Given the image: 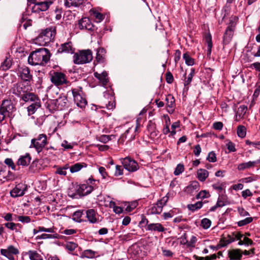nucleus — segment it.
I'll return each instance as SVG.
<instances>
[{"label": "nucleus", "instance_id": "obj_1", "mask_svg": "<svg viewBox=\"0 0 260 260\" xmlns=\"http://www.w3.org/2000/svg\"><path fill=\"white\" fill-rule=\"evenodd\" d=\"M50 59L48 49L42 48L32 52L28 57V62L31 65L44 66Z\"/></svg>", "mask_w": 260, "mask_h": 260}, {"label": "nucleus", "instance_id": "obj_2", "mask_svg": "<svg viewBox=\"0 0 260 260\" xmlns=\"http://www.w3.org/2000/svg\"><path fill=\"white\" fill-rule=\"evenodd\" d=\"M92 59V53L90 50H84L76 53L74 55L75 64H83L90 62Z\"/></svg>", "mask_w": 260, "mask_h": 260}, {"label": "nucleus", "instance_id": "obj_3", "mask_svg": "<svg viewBox=\"0 0 260 260\" xmlns=\"http://www.w3.org/2000/svg\"><path fill=\"white\" fill-rule=\"evenodd\" d=\"M238 18L236 17H232L230 20L229 25L226 29L223 37V46L224 47L228 45L232 40L234 35V31L236 25Z\"/></svg>", "mask_w": 260, "mask_h": 260}, {"label": "nucleus", "instance_id": "obj_4", "mask_svg": "<svg viewBox=\"0 0 260 260\" xmlns=\"http://www.w3.org/2000/svg\"><path fill=\"white\" fill-rule=\"evenodd\" d=\"M34 5L31 7L33 13H40L47 11L52 5L54 0H31Z\"/></svg>", "mask_w": 260, "mask_h": 260}, {"label": "nucleus", "instance_id": "obj_5", "mask_svg": "<svg viewBox=\"0 0 260 260\" xmlns=\"http://www.w3.org/2000/svg\"><path fill=\"white\" fill-rule=\"evenodd\" d=\"M47 144V136L42 134L39 135L36 138L32 139L30 148H34L38 153H40Z\"/></svg>", "mask_w": 260, "mask_h": 260}, {"label": "nucleus", "instance_id": "obj_6", "mask_svg": "<svg viewBox=\"0 0 260 260\" xmlns=\"http://www.w3.org/2000/svg\"><path fill=\"white\" fill-rule=\"evenodd\" d=\"M55 31L52 28H47L43 30L36 38L41 45H45L54 38Z\"/></svg>", "mask_w": 260, "mask_h": 260}, {"label": "nucleus", "instance_id": "obj_7", "mask_svg": "<svg viewBox=\"0 0 260 260\" xmlns=\"http://www.w3.org/2000/svg\"><path fill=\"white\" fill-rule=\"evenodd\" d=\"M49 77L51 82L56 86L67 84L69 82L66 75L61 72L52 71L49 73Z\"/></svg>", "mask_w": 260, "mask_h": 260}, {"label": "nucleus", "instance_id": "obj_8", "mask_svg": "<svg viewBox=\"0 0 260 260\" xmlns=\"http://www.w3.org/2000/svg\"><path fill=\"white\" fill-rule=\"evenodd\" d=\"M71 93L77 106L81 108H84L87 105V101L83 96L82 88L79 87L76 88H73L71 90Z\"/></svg>", "mask_w": 260, "mask_h": 260}, {"label": "nucleus", "instance_id": "obj_9", "mask_svg": "<svg viewBox=\"0 0 260 260\" xmlns=\"http://www.w3.org/2000/svg\"><path fill=\"white\" fill-rule=\"evenodd\" d=\"M123 167L129 172H135L139 169L137 162L129 157H126L121 160Z\"/></svg>", "mask_w": 260, "mask_h": 260}, {"label": "nucleus", "instance_id": "obj_10", "mask_svg": "<svg viewBox=\"0 0 260 260\" xmlns=\"http://www.w3.org/2000/svg\"><path fill=\"white\" fill-rule=\"evenodd\" d=\"M78 26L80 29H85L90 31L94 30V26L88 17H84L79 20Z\"/></svg>", "mask_w": 260, "mask_h": 260}, {"label": "nucleus", "instance_id": "obj_11", "mask_svg": "<svg viewBox=\"0 0 260 260\" xmlns=\"http://www.w3.org/2000/svg\"><path fill=\"white\" fill-rule=\"evenodd\" d=\"M8 117L11 116L12 113L15 110V108L11 100H4L1 108Z\"/></svg>", "mask_w": 260, "mask_h": 260}, {"label": "nucleus", "instance_id": "obj_12", "mask_svg": "<svg viewBox=\"0 0 260 260\" xmlns=\"http://www.w3.org/2000/svg\"><path fill=\"white\" fill-rule=\"evenodd\" d=\"M26 189L27 187L24 184H18L10 191L11 196L13 198L22 196L24 194Z\"/></svg>", "mask_w": 260, "mask_h": 260}, {"label": "nucleus", "instance_id": "obj_13", "mask_svg": "<svg viewBox=\"0 0 260 260\" xmlns=\"http://www.w3.org/2000/svg\"><path fill=\"white\" fill-rule=\"evenodd\" d=\"M18 74L22 80L28 81L31 80L32 76L30 74V71L26 66L19 67L18 68Z\"/></svg>", "mask_w": 260, "mask_h": 260}, {"label": "nucleus", "instance_id": "obj_14", "mask_svg": "<svg viewBox=\"0 0 260 260\" xmlns=\"http://www.w3.org/2000/svg\"><path fill=\"white\" fill-rule=\"evenodd\" d=\"M93 187L91 185L82 184L79 185L77 188V191L80 196H86L93 190Z\"/></svg>", "mask_w": 260, "mask_h": 260}, {"label": "nucleus", "instance_id": "obj_15", "mask_svg": "<svg viewBox=\"0 0 260 260\" xmlns=\"http://www.w3.org/2000/svg\"><path fill=\"white\" fill-rule=\"evenodd\" d=\"M10 91L13 94L19 97H21L26 92L25 86L22 83L14 85Z\"/></svg>", "mask_w": 260, "mask_h": 260}, {"label": "nucleus", "instance_id": "obj_16", "mask_svg": "<svg viewBox=\"0 0 260 260\" xmlns=\"http://www.w3.org/2000/svg\"><path fill=\"white\" fill-rule=\"evenodd\" d=\"M94 76L99 80L100 83L103 85L105 86L109 82L108 77V74L106 71H103L101 73H99L97 72H94L93 73Z\"/></svg>", "mask_w": 260, "mask_h": 260}, {"label": "nucleus", "instance_id": "obj_17", "mask_svg": "<svg viewBox=\"0 0 260 260\" xmlns=\"http://www.w3.org/2000/svg\"><path fill=\"white\" fill-rule=\"evenodd\" d=\"M86 218L88 221L91 223H95L98 221V214L96 211L93 209H90L87 210L85 212Z\"/></svg>", "mask_w": 260, "mask_h": 260}, {"label": "nucleus", "instance_id": "obj_18", "mask_svg": "<svg viewBox=\"0 0 260 260\" xmlns=\"http://www.w3.org/2000/svg\"><path fill=\"white\" fill-rule=\"evenodd\" d=\"M59 53H73L74 49L73 48L71 42L62 44L58 49Z\"/></svg>", "mask_w": 260, "mask_h": 260}, {"label": "nucleus", "instance_id": "obj_19", "mask_svg": "<svg viewBox=\"0 0 260 260\" xmlns=\"http://www.w3.org/2000/svg\"><path fill=\"white\" fill-rule=\"evenodd\" d=\"M41 106V102L39 99L36 100L27 107V112L28 115H31L35 113L36 110Z\"/></svg>", "mask_w": 260, "mask_h": 260}, {"label": "nucleus", "instance_id": "obj_20", "mask_svg": "<svg viewBox=\"0 0 260 260\" xmlns=\"http://www.w3.org/2000/svg\"><path fill=\"white\" fill-rule=\"evenodd\" d=\"M228 254L231 260L240 259L242 257L241 250L236 249L230 250L229 251Z\"/></svg>", "mask_w": 260, "mask_h": 260}, {"label": "nucleus", "instance_id": "obj_21", "mask_svg": "<svg viewBox=\"0 0 260 260\" xmlns=\"http://www.w3.org/2000/svg\"><path fill=\"white\" fill-rule=\"evenodd\" d=\"M258 161H249L240 164L237 167L239 171H243L245 169H250L254 167L258 163Z\"/></svg>", "mask_w": 260, "mask_h": 260}, {"label": "nucleus", "instance_id": "obj_22", "mask_svg": "<svg viewBox=\"0 0 260 260\" xmlns=\"http://www.w3.org/2000/svg\"><path fill=\"white\" fill-rule=\"evenodd\" d=\"M21 98L25 102H33L39 99L34 93L26 92L23 94Z\"/></svg>", "mask_w": 260, "mask_h": 260}, {"label": "nucleus", "instance_id": "obj_23", "mask_svg": "<svg viewBox=\"0 0 260 260\" xmlns=\"http://www.w3.org/2000/svg\"><path fill=\"white\" fill-rule=\"evenodd\" d=\"M166 105L169 108L168 112L173 113L175 106V99L171 94H168L166 98Z\"/></svg>", "mask_w": 260, "mask_h": 260}, {"label": "nucleus", "instance_id": "obj_24", "mask_svg": "<svg viewBox=\"0 0 260 260\" xmlns=\"http://www.w3.org/2000/svg\"><path fill=\"white\" fill-rule=\"evenodd\" d=\"M31 157L28 153L24 156H21L18 160L17 165L18 166H26L28 165L30 162Z\"/></svg>", "mask_w": 260, "mask_h": 260}, {"label": "nucleus", "instance_id": "obj_25", "mask_svg": "<svg viewBox=\"0 0 260 260\" xmlns=\"http://www.w3.org/2000/svg\"><path fill=\"white\" fill-rule=\"evenodd\" d=\"M146 230L149 231H154L161 232L165 231V229L162 226V225L160 223H156L148 224L146 228Z\"/></svg>", "mask_w": 260, "mask_h": 260}, {"label": "nucleus", "instance_id": "obj_26", "mask_svg": "<svg viewBox=\"0 0 260 260\" xmlns=\"http://www.w3.org/2000/svg\"><path fill=\"white\" fill-rule=\"evenodd\" d=\"M247 107L245 105H241L238 108L236 115V120L238 121L240 119L244 117V116L246 113Z\"/></svg>", "mask_w": 260, "mask_h": 260}, {"label": "nucleus", "instance_id": "obj_27", "mask_svg": "<svg viewBox=\"0 0 260 260\" xmlns=\"http://www.w3.org/2000/svg\"><path fill=\"white\" fill-rule=\"evenodd\" d=\"M106 50L103 48H99L97 50L96 60L100 63H103L105 61Z\"/></svg>", "mask_w": 260, "mask_h": 260}, {"label": "nucleus", "instance_id": "obj_28", "mask_svg": "<svg viewBox=\"0 0 260 260\" xmlns=\"http://www.w3.org/2000/svg\"><path fill=\"white\" fill-rule=\"evenodd\" d=\"M30 260H43V257L41 254L35 250H29L27 252Z\"/></svg>", "mask_w": 260, "mask_h": 260}, {"label": "nucleus", "instance_id": "obj_29", "mask_svg": "<svg viewBox=\"0 0 260 260\" xmlns=\"http://www.w3.org/2000/svg\"><path fill=\"white\" fill-rule=\"evenodd\" d=\"M198 179L202 182L204 181L209 175L208 172L205 169H200L197 172Z\"/></svg>", "mask_w": 260, "mask_h": 260}, {"label": "nucleus", "instance_id": "obj_30", "mask_svg": "<svg viewBox=\"0 0 260 260\" xmlns=\"http://www.w3.org/2000/svg\"><path fill=\"white\" fill-rule=\"evenodd\" d=\"M84 0H65L64 5L67 7H78L82 4Z\"/></svg>", "mask_w": 260, "mask_h": 260}, {"label": "nucleus", "instance_id": "obj_31", "mask_svg": "<svg viewBox=\"0 0 260 260\" xmlns=\"http://www.w3.org/2000/svg\"><path fill=\"white\" fill-rule=\"evenodd\" d=\"M235 238L231 237L230 235H228V238H223L220 241L218 245L220 247H223L226 246L228 244L234 242Z\"/></svg>", "mask_w": 260, "mask_h": 260}, {"label": "nucleus", "instance_id": "obj_32", "mask_svg": "<svg viewBox=\"0 0 260 260\" xmlns=\"http://www.w3.org/2000/svg\"><path fill=\"white\" fill-rule=\"evenodd\" d=\"M52 234H43L41 235L38 236L36 237V239H54L58 237V234L55 232Z\"/></svg>", "mask_w": 260, "mask_h": 260}, {"label": "nucleus", "instance_id": "obj_33", "mask_svg": "<svg viewBox=\"0 0 260 260\" xmlns=\"http://www.w3.org/2000/svg\"><path fill=\"white\" fill-rule=\"evenodd\" d=\"M203 206V203L201 202H198L194 204H189L187 205V208L189 210L194 211L197 209H200Z\"/></svg>", "mask_w": 260, "mask_h": 260}, {"label": "nucleus", "instance_id": "obj_34", "mask_svg": "<svg viewBox=\"0 0 260 260\" xmlns=\"http://www.w3.org/2000/svg\"><path fill=\"white\" fill-rule=\"evenodd\" d=\"M183 58L185 60V63L188 66H192L194 64V59L191 58L188 53L183 54Z\"/></svg>", "mask_w": 260, "mask_h": 260}, {"label": "nucleus", "instance_id": "obj_35", "mask_svg": "<svg viewBox=\"0 0 260 260\" xmlns=\"http://www.w3.org/2000/svg\"><path fill=\"white\" fill-rule=\"evenodd\" d=\"M237 133L239 137H245L246 134L245 127L243 125H239L237 128Z\"/></svg>", "mask_w": 260, "mask_h": 260}, {"label": "nucleus", "instance_id": "obj_36", "mask_svg": "<svg viewBox=\"0 0 260 260\" xmlns=\"http://www.w3.org/2000/svg\"><path fill=\"white\" fill-rule=\"evenodd\" d=\"M110 206L111 208H113L114 212L116 214H120L123 211L122 208L120 207L116 206L114 202L111 201L110 202Z\"/></svg>", "mask_w": 260, "mask_h": 260}, {"label": "nucleus", "instance_id": "obj_37", "mask_svg": "<svg viewBox=\"0 0 260 260\" xmlns=\"http://www.w3.org/2000/svg\"><path fill=\"white\" fill-rule=\"evenodd\" d=\"M138 204L137 201L128 203L127 205H125V206H126L125 210L127 212H131L137 207Z\"/></svg>", "mask_w": 260, "mask_h": 260}, {"label": "nucleus", "instance_id": "obj_38", "mask_svg": "<svg viewBox=\"0 0 260 260\" xmlns=\"http://www.w3.org/2000/svg\"><path fill=\"white\" fill-rule=\"evenodd\" d=\"M11 61L10 59L6 58L4 62L2 63L1 68L3 70H8L11 66Z\"/></svg>", "mask_w": 260, "mask_h": 260}, {"label": "nucleus", "instance_id": "obj_39", "mask_svg": "<svg viewBox=\"0 0 260 260\" xmlns=\"http://www.w3.org/2000/svg\"><path fill=\"white\" fill-rule=\"evenodd\" d=\"M198 187L199 184L198 182L194 181L186 187V191L188 192H191L193 190L197 189Z\"/></svg>", "mask_w": 260, "mask_h": 260}, {"label": "nucleus", "instance_id": "obj_40", "mask_svg": "<svg viewBox=\"0 0 260 260\" xmlns=\"http://www.w3.org/2000/svg\"><path fill=\"white\" fill-rule=\"evenodd\" d=\"M83 165L80 163H77L71 166L70 168L72 173L77 172L80 171L83 167Z\"/></svg>", "mask_w": 260, "mask_h": 260}, {"label": "nucleus", "instance_id": "obj_41", "mask_svg": "<svg viewBox=\"0 0 260 260\" xmlns=\"http://www.w3.org/2000/svg\"><path fill=\"white\" fill-rule=\"evenodd\" d=\"M253 220V218L252 217H247L243 220H241L238 222V225L239 226H242L245 225L247 224L251 223Z\"/></svg>", "mask_w": 260, "mask_h": 260}, {"label": "nucleus", "instance_id": "obj_42", "mask_svg": "<svg viewBox=\"0 0 260 260\" xmlns=\"http://www.w3.org/2000/svg\"><path fill=\"white\" fill-rule=\"evenodd\" d=\"M4 225L9 229H10L11 230H15L16 232H18L17 229L16 228V226L20 225V224L19 223H15L14 222H7L5 223Z\"/></svg>", "mask_w": 260, "mask_h": 260}, {"label": "nucleus", "instance_id": "obj_43", "mask_svg": "<svg viewBox=\"0 0 260 260\" xmlns=\"http://www.w3.org/2000/svg\"><path fill=\"white\" fill-rule=\"evenodd\" d=\"M5 164L9 167L11 168L13 170H16V166L15 165L13 160L11 158H7L4 161Z\"/></svg>", "mask_w": 260, "mask_h": 260}, {"label": "nucleus", "instance_id": "obj_44", "mask_svg": "<svg viewBox=\"0 0 260 260\" xmlns=\"http://www.w3.org/2000/svg\"><path fill=\"white\" fill-rule=\"evenodd\" d=\"M211 220L206 218L203 219L201 221V225L205 229H208L211 226Z\"/></svg>", "mask_w": 260, "mask_h": 260}, {"label": "nucleus", "instance_id": "obj_45", "mask_svg": "<svg viewBox=\"0 0 260 260\" xmlns=\"http://www.w3.org/2000/svg\"><path fill=\"white\" fill-rule=\"evenodd\" d=\"M1 253L10 260L14 259V256L10 253L8 249H2L1 250Z\"/></svg>", "mask_w": 260, "mask_h": 260}, {"label": "nucleus", "instance_id": "obj_46", "mask_svg": "<svg viewBox=\"0 0 260 260\" xmlns=\"http://www.w3.org/2000/svg\"><path fill=\"white\" fill-rule=\"evenodd\" d=\"M95 252L90 250H86L83 252V257H85L88 258H92L94 256Z\"/></svg>", "mask_w": 260, "mask_h": 260}, {"label": "nucleus", "instance_id": "obj_47", "mask_svg": "<svg viewBox=\"0 0 260 260\" xmlns=\"http://www.w3.org/2000/svg\"><path fill=\"white\" fill-rule=\"evenodd\" d=\"M18 220L23 223H28L31 221L30 217L28 216H18Z\"/></svg>", "mask_w": 260, "mask_h": 260}, {"label": "nucleus", "instance_id": "obj_48", "mask_svg": "<svg viewBox=\"0 0 260 260\" xmlns=\"http://www.w3.org/2000/svg\"><path fill=\"white\" fill-rule=\"evenodd\" d=\"M209 196V193L206 190H202L197 195L196 198L198 199H203L208 198Z\"/></svg>", "mask_w": 260, "mask_h": 260}, {"label": "nucleus", "instance_id": "obj_49", "mask_svg": "<svg viewBox=\"0 0 260 260\" xmlns=\"http://www.w3.org/2000/svg\"><path fill=\"white\" fill-rule=\"evenodd\" d=\"M83 211L78 210L74 213L73 215L74 220L80 221V218L83 215Z\"/></svg>", "mask_w": 260, "mask_h": 260}, {"label": "nucleus", "instance_id": "obj_50", "mask_svg": "<svg viewBox=\"0 0 260 260\" xmlns=\"http://www.w3.org/2000/svg\"><path fill=\"white\" fill-rule=\"evenodd\" d=\"M162 210V209L155 204L151 207V212L152 214H159L161 212Z\"/></svg>", "mask_w": 260, "mask_h": 260}, {"label": "nucleus", "instance_id": "obj_51", "mask_svg": "<svg viewBox=\"0 0 260 260\" xmlns=\"http://www.w3.org/2000/svg\"><path fill=\"white\" fill-rule=\"evenodd\" d=\"M38 231L39 232H44L50 233H54V228L52 227L50 228H45L43 226H39L38 227Z\"/></svg>", "mask_w": 260, "mask_h": 260}, {"label": "nucleus", "instance_id": "obj_52", "mask_svg": "<svg viewBox=\"0 0 260 260\" xmlns=\"http://www.w3.org/2000/svg\"><path fill=\"white\" fill-rule=\"evenodd\" d=\"M184 171V166L183 165L179 164L177 166L174 172L175 175H179Z\"/></svg>", "mask_w": 260, "mask_h": 260}, {"label": "nucleus", "instance_id": "obj_53", "mask_svg": "<svg viewBox=\"0 0 260 260\" xmlns=\"http://www.w3.org/2000/svg\"><path fill=\"white\" fill-rule=\"evenodd\" d=\"M207 159L210 162H215L216 161V156L213 151L209 153Z\"/></svg>", "mask_w": 260, "mask_h": 260}, {"label": "nucleus", "instance_id": "obj_54", "mask_svg": "<svg viewBox=\"0 0 260 260\" xmlns=\"http://www.w3.org/2000/svg\"><path fill=\"white\" fill-rule=\"evenodd\" d=\"M115 169V176H118L123 174V169L122 166L117 165Z\"/></svg>", "mask_w": 260, "mask_h": 260}, {"label": "nucleus", "instance_id": "obj_55", "mask_svg": "<svg viewBox=\"0 0 260 260\" xmlns=\"http://www.w3.org/2000/svg\"><path fill=\"white\" fill-rule=\"evenodd\" d=\"M111 136L103 135L99 137V141L102 143H106L111 140Z\"/></svg>", "mask_w": 260, "mask_h": 260}, {"label": "nucleus", "instance_id": "obj_56", "mask_svg": "<svg viewBox=\"0 0 260 260\" xmlns=\"http://www.w3.org/2000/svg\"><path fill=\"white\" fill-rule=\"evenodd\" d=\"M206 42L208 45V51L210 53L212 46L211 36L209 34L206 37Z\"/></svg>", "mask_w": 260, "mask_h": 260}, {"label": "nucleus", "instance_id": "obj_57", "mask_svg": "<svg viewBox=\"0 0 260 260\" xmlns=\"http://www.w3.org/2000/svg\"><path fill=\"white\" fill-rule=\"evenodd\" d=\"M216 204L217 205V206L222 207L226 205V201L223 197H219L218 199Z\"/></svg>", "mask_w": 260, "mask_h": 260}, {"label": "nucleus", "instance_id": "obj_58", "mask_svg": "<svg viewBox=\"0 0 260 260\" xmlns=\"http://www.w3.org/2000/svg\"><path fill=\"white\" fill-rule=\"evenodd\" d=\"M213 127L216 130L220 131L222 129L223 123L221 122H215L213 124Z\"/></svg>", "mask_w": 260, "mask_h": 260}, {"label": "nucleus", "instance_id": "obj_59", "mask_svg": "<svg viewBox=\"0 0 260 260\" xmlns=\"http://www.w3.org/2000/svg\"><path fill=\"white\" fill-rule=\"evenodd\" d=\"M68 168V167L59 168L57 169L56 173L60 175L65 176L67 174L66 170Z\"/></svg>", "mask_w": 260, "mask_h": 260}, {"label": "nucleus", "instance_id": "obj_60", "mask_svg": "<svg viewBox=\"0 0 260 260\" xmlns=\"http://www.w3.org/2000/svg\"><path fill=\"white\" fill-rule=\"evenodd\" d=\"M77 244L74 242H69L66 245L67 248L70 250L73 251L77 247Z\"/></svg>", "mask_w": 260, "mask_h": 260}, {"label": "nucleus", "instance_id": "obj_61", "mask_svg": "<svg viewBox=\"0 0 260 260\" xmlns=\"http://www.w3.org/2000/svg\"><path fill=\"white\" fill-rule=\"evenodd\" d=\"M174 78L171 72H168L166 73V81L168 83H172L173 81Z\"/></svg>", "mask_w": 260, "mask_h": 260}, {"label": "nucleus", "instance_id": "obj_62", "mask_svg": "<svg viewBox=\"0 0 260 260\" xmlns=\"http://www.w3.org/2000/svg\"><path fill=\"white\" fill-rule=\"evenodd\" d=\"M238 212H239V214L241 216H246L249 215V213L247 211H246L243 208L239 207L238 208Z\"/></svg>", "mask_w": 260, "mask_h": 260}, {"label": "nucleus", "instance_id": "obj_63", "mask_svg": "<svg viewBox=\"0 0 260 260\" xmlns=\"http://www.w3.org/2000/svg\"><path fill=\"white\" fill-rule=\"evenodd\" d=\"M92 16L93 17L95 18L96 19L99 20V21H101L103 19V16L101 13L99 12H96L95 11H93L92 12Z\"/></svg>", "mask_w": 260, "mask_h": 260}, {"label": "nucleus", "instance_id": "obj_64", "mask_svg": "<svg viewBox=\"0 0 260 260\" xmlns=\"http://www.w3.org/2000/svg\"><path fill=\"white\" fill-rule=\"evenodd\" d=\"M197 240V239L196 237L192 236L190 241L189 242L188 241L187 246L190 247H194Z\"/></svg>", "mask_w": 260, "mask_h": 260}]
</instances>
